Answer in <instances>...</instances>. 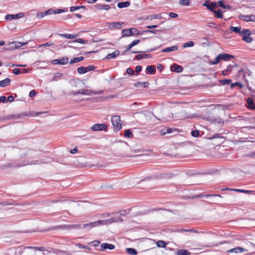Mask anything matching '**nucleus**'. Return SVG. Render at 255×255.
Segmentation results:
<instances>
[{
  "mask_svg": "<svg viewBox=\"0 0 255 255\" xmlns=\"http://www.w3.org/2000/svg\"><path fill=\"white\" fill-rule=\"evenodd\" d=\"M178 47L177 45L172 46L171 47H166L165 48L161 50V52L166 53V52H170L171 51H176L178 50Z\"/></svg>",
  "mask_w": 255,
  "mask_h": 255,
  "instance_id": "21",
  "label": "nucleus"
},
{
  "mask_svg": "<svg viewBox=\"0 0 255 255\" xmlns=\"http://www.w3.org/2000/svg\"><path fill=\"white\" fill-rule=\"evenodd\" d=\"M81 91V95H90L92 94V91L87 89H82Z\"/></svg>",
  "mask_w": 255,
  "mask_h": 255,
  "instance_id": "39",
  "label": "nucleus"
},
{
  "mask_svg": "<svg viewBox=\"0 0 255 255\" xmlns=\"http://www.w3.org/2000/svg\"><path fill=\"white\" fill-rule=\"evenodd\" d=\"M133 134L132 133V132L131 131L130 129H128L125 130L124 136L126 137L130 138L132 137Z\"/></svg>",
  "mask_w": 255,
  "mask_h": 255,
  "instance_id": "41",
  "label": "nucleus"
},
{
  "mask_svg": "<svg viewBox=\"0 0 255 255\" xmlns=\"http://www.w3.org/2000/svg\"><path fill=\"white\" fill-rule=\"evenodd\" d=\"M240 19L245 20L246 21H255V15H241L239 16Z\"/></svg>",
  "mask_w": 255,
  "mask_h": 255,
  "instance_id": "14",
  "label": "nucleus"
},
{
  "mask_svg": "<svg viewBox=\"0 0 255 255\" xmlns=\"http://www.w3.org/2000/svg\"><path fill=\"white\" fill-rule=\"evenodd\" d=\"M126 251L127 253L131 255H136L137 254V251L133 248H127Z\"/></svg>",
  "mask_w": 255,
  "mask_h": 255,
  "instance_id": "33",
  "label": "nucleus"
},
{
  "mask_svg": "<svg viewBox=\"0 0 255 255\" xmlns=\"http://www.w3.org/2000/svg\"><path fill=\"white\" fill-rule=\"evenodd\" d=\"M147 18L150 19H160L162 18V16H161V13H159V14L150 15L147 17Z\"/></svg>",
  "mask_w": 255,
  "mask_h": 255,
  "instance_id": "36",
  "label": "nucleus"
},
{
  "mask_svg": "<svg viewBox=\"0 0 255 255\" xmlns=\"http://www.w3.org/2000/svg\"><path fill=\"white\" fill-rule=\"evenodd\" d=\"M12 72L15 75H18L21 73V71L19 69L15 68L13 70Z\"/></svg>",
  "mask_w": 255,
  "mask_h": 255,
  "instance_id": "64",
  "label": "nucleus"
},
{
  "mask_svg": "<svg viewBox=\"0 0 255 255\" xmlns=\"http://www.w3.org/2000/svg\"><path fill=\"white\" fill-rule=\"evenodd\" d=\"M190 2V0H180L179 3L181 5H189Z\"/></svg>",
  "mask_w": 255,
  "mask_h": 255,
  "instance_id": "51",
  "label": "nucleus"
},
{
  "mask_svg": "<svg viewBox=\"0 0 255 255\" xmlns=\"http://www.w3.org/2000/svg\"><path fill=\"white\" fill-rule=\"evenodd\" d=\"M86 69L87 72L88 71L94 70L95 69V67L94 65H89L87 67H86Z\"/></svg>",
  "mask_w": 255,
  "mask_h": 255,
  "instance_id": "62",
  "label": "nucleus"
},
{
  "mask_svg": "<svg viewBox=\"0 0 255 255\" xmlns=\"http://www.w3.org/2000/svg\"><path fill=\"white\" fill-rule=\"evenodd\" d=\"M102 221H104L103 223V225L106 224L107 223L111 224L112 223L117 222V220L116 218H112L111 219H109L107 220H101Z\"/></svg>",
  "mask_w": 255,
  "mask_h": 255,
  "instance_id": "42",
  "label": "nucleus"
},
{
  "mask_svg": "<svg viewBox=\"0 0 255 255\" xmlns=\"http://www.w3.org/2000/svg\"><path fill=\"white\" fill-rule=\"evenodd\" d=\"M89 244L91 245L92 246L94 247H96L100 245V241H99V240H95L94 241L90 242Z\"/></svg>",
  "mask_w": 255,
  "mask_h": 255,
  "instance_id": "53",
  "label": "nucleus"
},
{
  "mask_svg": "<svg viewBox=\"0 0 255 255\" xmlns=\"http://www.w3.org/2000/svg\"><path fill=\"white\" fill-rule=\"evenodd\" d=\"M238 65L235 64L234 65H229L226 69H225L222 71V74L224 76L229 75L232 72L234 67H238Z\"/></svg>",
  "mask_w": 255,
  "mask_h": 255,
  "instance_id": "12",
  "label": "nucleus"
},
{
  "mask_svg": "<svg viewBox=\"0 0 255 255\" xmlns=\"http://www.w3.org/2000/svg\"><path fill=\"white\" fill-rule=\"evenodd\" d=\"M15 44V48H20V47L25 45L26 44V43H22V42H18V41H14L13 42L11 43V44Z\"/></svg>",
  "mask_w": 255,
  "mask_h": 255,
  "instance_id": "37",
  "label": "nucleus"
},
{
  "mask_svg": "<svg viewBox=\"0 0 255 255\" xmlns=\"http://www.w3.org/2000/svg\"><path fill=\"white\" fill-rule=\"evenodd\" d=\"M244 249L242 247H237L236 248H234L230 250L228 252L230 253H242L244 251Z\"/></svg>",
  "mask_w": 255,
  "mask_h": 255,
  "instance_id": "31",
  "label": "nucleus"
},
{
  "mask_svg": "<svg viewBox=\"0 0 255 255\" xmlns=\"http://www.w3.org/2000/svg\"><path fill=\"white\" fill-rule=\"evenodd\" d=\"M236 86H239L240 88H242L243 85L240 82H236L231 84V87H234Z\"/></svg>",
  "mask_w": 255,
  "mask_h": 255,
  "instance_id": "57",
  "label": "nucleus"
},
{
  "mask_svg": "<svg viewBox=\"0 0 255 255\" xmlns=\"http://www.w3.org/2000/svg\"><path fill=\"white\" fill-rule=\"evenodd\" d=\"M213 12L215 13V16L216 18H221L223 17V13L220 9L216 10L215 9H214V12Z\"/></svg>",
  "mask_w": 255,
  "mask_h": 255,
  "instance_id": "35",
  "label": "nucleus"
},
{
  "mask_svg": "<svg viewBox=\"0 0 255 255\" xmlns=\"http://www.w3.org/2000/svg\"><path fill=\"white\" fill-rule=\"evenodd\" d=\"M115 247L113 244H110L109 243H103L101 245V251H104L106 249H109L110 250H114Z\"/></svg>",
  "mask_w": 255,
  "mask_h": 255,
  "instance_id": "15",
  "label": "nucleus"
},
{
  "mask_svg": "<svg viewBox=\"0 0 255 255\" xmlns=\"http://www.w3.org/2000/svg\"><path fill=\"white\" fill-rule=\"evenodd\" d=\"M10 82L11 80L8 78H6V79L0 81V87H5L9 85Z\"/></svg>",
  "mask_w": 255,
  "mask_h": 255,
  "instance_id": "25",
  "label": "nucleus"
},
{
  "mask_svg": "<svg viewBox=\"0 0 255 255\" xmlns=\"http://www.w3.org/2000/svg\"><path fill=\"white\" fill-rule=\"evenodd\" d=\"M142 70V67L140 65H137L135 67V72L136 73V75H137Z\"/></svg>",
  "mask_w": 255,
  "mask_h": 255,
  "instance_id": "60",
  "label": "nucleus"
},
{
  "mask_svg": "<svg viewBox=\"0 0 255 255\" xmlns=\"http://www.w3.org/2000/svg\"><path fill=\"white\" fill-rule=\"evenodd\" d=\"M194 43L192 41H188L185 43H184L183 44V47L184 48H186V47H192L193 46H194Z\"/></svg>",
  "mask_w": 255,
  "mask_h": 255,
  "instance_id": "54",
  "label": "nucleus"
},
{
  "mask_svg": "<svg viewBox=\"0 0 255 255\" xmlns=\"http://www.w3.org/2000/svg\"><path fill=\"white\" fill-rule=\"evenodd\" d=\"M29 249H34L39 251H46L45 248L44 247H28Z\"/></svg>",
  "mask_w": 255,
  "mask_h": 255,
  "instance_id": "52",
  "label": "nucleus"
},
{
  "mask_svg": "<svg viewBox=\"0 0 255 255\" xmlns=\"http://www.w3.org/2000/svg\"><path fill=\"white\" fill-rule=\"evenodd\" d=\"M170 69L173 72L180 73L183 71V68L181 65L174 64L171 66Z\"/></svg>",
  "mask_w": 255,
  "mask_h": 255,
  "instance_id": "16",
  "label": "nucleus"
},
{
  "mask_svg": "<svg viewBox=\"0 0 255 255\" xmlns=\"http://www.w3.org/2000/svg\"><path fill=\"white\" fill-rule=\"evenodd\" d=\"M247 107L251 110H255V103L252 98H248L247 100Z\"/></svg>",
  "mask_w": 255,
  "mask_h": 255,
  "instance_id": "19",
  "label": "nucleus"
},
{
  "mask_svg": "<svg viewBox=\"0 0 255 255\" xmlns=\"http://www.w3.org/2000/svg\"><path fill=\"white\" fill-rule=\"evenodd\" d=\"M111 121L114 128L117 129L118 130H120L122 128V123L121 121V117L120 116H113L111 118Z\"/></svg>",
  "mask_w": 255,
  "mask_h": 255,
  "instance_id": "1",
  "label": "nucleus"
},
{
  "mask_svg": "<svg viewBox=\"0 0 255 255\" xmlns=\"http://www.w3.org/2000/svg\"><path fill=\"white\" fill-rule=\"evenodd\" d=\"M73 42H78L81 44H86L88 42L87 40H85L82 38H78L72 41Z\"/></svg>",
  "mask_w": 255,
  "mask_h": 255,
  "instance_id": "48",
  "label": "nucleus"
},
{
  "mask_svg": "<svg viewBox=\"0 0 255 255\" xmlns=\"http://www.w3.org/2000/svg\"><path fill=\"white\" fill-rule=\"evenodd\" d=\"M108 126L105 124H96L91 127V129L93 131H102L106 130Z\"/></svg>",
  "mask_w": 255,
  "mask_h": 255,
  "instance_id": "5",
  "label": "nucleus"
},
{
  "mask_svg": "<svg viewBox=\"0 0 255 255\" xmlns=\"http://www.w3.org/2000/svg\"><path fill=\"white\" fill-rule=\"evenodd\" d=\"M120 52L119 50H117L112 53L108 54L106 58L108 59H111L112 58H116L117 56L120 55Z\"/></svg>",
  "mask_w": 255,
  "mask_h": 255,
  "instance_id": "22",
  "label": "nucleus"
},
{
  "mask_svg": "<svg viewBox=\"0 0 255 255\" xmlns=\"http://www.w3.org/2000/svg\"><path fill=\"white\" fill-rule=\"evenodd\" d=\"M210 120L212 122H213L214 123H218V124H219L222 125H223L224 123L223 120L219 117L215 118V117H212L210 118Z\"/></svg>",
  "mask_w": 255,
  "mask_h": 255,
  "instance_id": "23",
  "label": "nucleus"
},
{
  "mask_svg": "<svg viewBox=\"0 0 255 255\" xmlns=\"http://www.w3.org/2000/svg\"><path fill=\"white\" fill-rule=\"evenodd\" d=\"M158 31H162L161 29H153V30H145L146 33H152L154 34H156Z\"/></svg>",
  "mask_w": 255,
  "mask_h": 255,
  "instance_id": "58",
  "label": "nucleus"
},
{
  "mask_svg": "<svg viewBox=\"0 0 255 255\" xmlns=\"http://www.w3.org/2000/svg\"><path fill=\"white\" fill-rule=\"evenodd\" d=\"M218 5L219 6L225 8L230 9L232 8V6L229 4H225L223 0H219L218 2Z\"/></svg>",
  "mask_w": 255,
  "mask_h": 255,
  "instance_id": "27",
  "label": "nucleus"
},
{
  "mask_svg": "<svg viewBox=\"0 0 255 255\" xmlns=\"http://www.w3.org/2000/svg\"><path fill=\"white\" fill-rule=\"evenodd\" d=\"M24 14L22 12H20L16 14H6L5 18L6 20H11L13 19H19L24 16Z\"/></svg>",
  "mask_w": 255,
  "mask_h": 255,
  "instance_id": "11",
  "label": "nucleus"
},
{
  "mask_svg": "<svg viewBox=\"0 0 255 255\" xmlns=\"http://www.w3.org/2000/svg\"><path fill=\"white\" fill-rule=\"evenodd\" d=\"M68 60H69L68 57H62L61 59L53 60L52 61L51 63L53 65L59 64V65H63L66 64L68 63Z\"/></svg>",
  "mask_w": 255,
  "mask_h": 255,
  "instance_id": "8",
  "label": "nucleus"
},
{
  "mask_svg": "<svg viewBox=\"0 0 255 255\" xmlns=\"http://www.w3.org/2000/svg\"><path fill=\"white\" fill-rule=\"evenodd\" d=\"M122 37H129L132 35L137 34V29L135 28L123 29L122 31Z\"/></svg>",
  "mask_w": 255,
  "mask_h": 255,
  "instance_id": "3",
  "label": "nucleus"
},
{
  "mask_svg": "<svg viewBox=\"0 0 255 255\" xmlns=\"http://www.w3.org/2000/svg\"><path fill=\"white\" fill-rule=\"evenodd\" d=\"M220 58L219 56V55L216 57V58L215 59V60L214 61H209V64L210 65H216L218 63H219V62L220 61Z\"/></svg>",
  "mask_w": 255,
  "mask_h": 255,
  "instance_id": "46",
  "label": "nucleus"
},
{
  "mask_svg": "<svg viewBox=\"0 0 255 255\" xmlns=\"http://www.w3.org/2000/svg\"><path fill=\"white\" fill-rule=\"evenodd\" d=\"M191 253L185 249L178 250L176 253V255H190Z\"/></svg>",
  "mask_w": 255,
  "mask_h": 255,
  "instance_id": "28",
  "label": "nucleus"
},
{
  "mask_svg": "<svg viewBox=\"0 0 255 255\" xmlns=\"http://www.w3.org/2000/svg\"><path fill=\"white\" fill-rule=\"evenodd\" d=\"M140 42L139 39H136L132 41L126 47V51H129L130 49L135 45L138 44Z\"/></svg>",
  "mask_w": 255,
  "mask_h": 255,
  "instance_id": "26",
  "label": "nucleus"
},
{
  "mask_svg": "<svg viewBox=\"0 0 255 255\" xmlns=\"http://www.w3.org/2000/svg\"><path fill=\"white\" fill-rule=\"evenodd\" d=\"M166 244L163 241H158L156 243V245L159 248H165Z\"/></svg>",
  "mask_w": 255,
  "mask_h": 255,
  "instance_id": "45",
  "label": "nucleus"
},
{
  "mask_svg": "<svg viewBox=\"0 0 255 255\" xmlns=\"http://www.w3.org/2000/svg\"><path fill=\"white\" fill-rule=\"evenodd\" d=\"M104 221H102L101 220H98L94 222H90L86 224L83 225V228H88V230L90 229L95 227L96 226L102 225Z\"/></svg>",
  "mask_w": 255,
  "mask_h": 255,
  "instance_id": "6",
  "label": "nucleus"
},
{
  "mask_svg": "<svg viewBox=\"0 0 255 255\" xmlns=\"http://www.w3.org/2000/svg\"><path fill=\"white\" fill-rule=\"evenodd\" d=\"M83 227H82L81 224H71V225H60L59 226L55 227L54 229H79L82 228Z\"/></svg>",
  "mask_w": 255,
  "mask_h": 255,
  "instance_id": "4",
  "label": "nucleus"
},
{
  "mask_svg": "<svg viewBox=\"0 0 255 255\" xmlns=\"http://www.w3.org/2000/svg\"><path fill=\"white\" fill-rule=\"evenodd\" d=\"M53 9L52 8H50L48 10H47L45 11L44 12V14H45V15H50V14H52V13H53Z\"/></svg>",
  "mask_w": 255,
  "mask_h": 255,
  "instance_id": "61",
  "label": "nucleus"
},
{
  "mask_svg": "<svg viewBox=\"0 0 255 255\" xmlns=\"http://www.w3.org/2000/svg\"><path fill=\"white\" fill-rule=\"evenodd\" d=\"M25 115L23 114L12 115L10 116L9 118H12V119H20L22 117H23Z\"/></svg>",
  "mask_w": 255,
  "mask_h": 255,
  "instance_id": "50",
  "label": "nucleus"
},
{
  "mask_svg": "<svg viewBox=\"0 0 255 255\" xmlns=\"http://www.w3.org/2000/svg\"><path fill=\"white\" fill-rule=\"evenodd\" d=\"M220 83L222 85H226L232 82L231 79H222L219 81Z\"/></svg>",
  "mask_w": 255,
  "mask_h": 255,
  "instance_id": "40",
  "label": "nucleus"
},
{
  "mask_svg": "<svg viewBox=\"0 0 255 255\" xmlns=\"http://www.w3.org/2000/svg\"><path fill=\"white\" fill-rule=\"evenodd\" d=\"M204 196H205V197H210V196H219V197H221L219 194H212V195L206 194V195H203L202 194H200L196 195V196H195L194 198H201V197H204Z\"/></svg>",
  "mask_w": 255,
  "mask_h": 255,
  "instance_id": "38",
  "label": "nucleus"
},
{
  "mask_svg": "<svg viewBox=\"0 0 255 255\" xmlns=\"http://www.w3.org/2000/svg\"><path fill=\"white\" fill-rule=\"evenodd\" d=\"M84 57L82 56L77 57V58H74L72 59H71L69 63H70V64H73L75 63L82 61L84 60Z\"/></svg>",
  "mask_w": 255,
  "mask_h": 255,
  "instance_id": "32",
  "label": "nucleus"
},
{
  "mask_svg": "<svg viewBox=\"0 0 255 255\" xmlns=\"http://www.w3.org/2000/svg\"><path fill=\"white\" fill-rule=\"evenodd\" d=\"M191 134L192 136L195 137H199L200 136L199 130L196 129L193 130L191 132Z\"/></svg>",
  "mask_w": 255,
  "mask_h": 255,
  "instance_id": "49",
  "label": "nucleus"
},
{
  "mask_svg": "<svg viewBox=\"0 0 255 255\" xmlns=\"http://www.w3.org/2000/svg\"><path fill=\"white\" fill-rule=\"evenodd\" d=\"M37 93L35 90H31L29 93V96L31 98H33L36 96Z\"/></svg>",
  "mask_w": 255,
  "mask_h": 255,
  "instance_id": "63",
  "label": "nucleus"
},
{
  "mask_svg": "<svg viewBox=\"0 0 255 255\" xmlns=\"http://www.w3.org/2000/svg\"><path fill=\"white\" fill-rule=\"evenodd\" d=\"M62 76V74L61 73H55L53 77V80L57 81L59 78L61 77Z\"/></svg>",
  "mask_w": 255,
  "mask_h": 255,
  "instance_id": "56",
  "label": "nucleus"
},
{
  "mask_svg": "<svg viewBox=\"0 0 255 255\" xmlns=\"http://www.w3.org/2000/svg\"><path fill=\"white\" fill-rule=\"evenodd\" d=\"M203 5L206 6L207 8L210 10L212 12H214V9L217 7L218 5L216 2H210L209 1H206Z\"/></svg>",
  "mask_w": 255,
  "mask_h": 255,
  "instance_id": "7",
  "label": "nucleus"
},
{
  "mask_svg": "<svg viewBox=\"0 0 255 255\" xmlns=\"http://www.w3.org/2000/svg\"><path fill=\"white\" fill-rule=\"evenodd\" d=\"M139 85H140V86L142 85V86H143V87L146 88L148 86L149 83L148 82H137L134 84V86L136 87H138Z\"/></svg>",
  "mask_w": 255,
  "mask_h": 255,
  "instance_id": "34",
  "label": "nucleus"
},
{
  "mask_svg": "<svg viewBox=\"0 0 255 255\" xmlns=\"http://www.w3.org/2000/svg\"><path fill=\"white\" fill-rule=\"evenodd\" d=\"M177 129L176 128H164L161 130V134L162 135H165L166 133H170L173 132L174 131H177Z\"/></svg>",
  "mask_w": 255,
  "mask_h": 255,
  "instance_id": "20",
  "label": "nucleus"
},
{
  "mask_svg": "<svg viewBox=\"0 0 255 255\" xmlns=\"http://www.w3.org/2000/svg\"><path fill=\"white\" fill-rule=\"evenodd\" d=\"M233 190L238 192L248 193V194L252 193L254 192L253 191H251V190H247L239 189H233Z\"/></svg>",
  "mask_w": 255,
  "mask_h": 255,
  "instance_id": "44",
  "label": "nucleus"
},
{
  "mask_svg": "<svg viewBox=\"0 0 255 255\" xmlns=\"http://www.w3.org/2000/svg\"><path fill=\"white\" fill-rule=\"evenodd\" d=\"M95 7L98 10H108L110 9L111 7L109 4H102L101 3H97L94 5Z\"/></svg>",
  "mask_w": 255,
  "mask_h": 255,
  "instance_id": "17",
  "label": "nucleus"
},
{
  "mask_svg": "<svg viewBox=\"0 0 255 255\" xmlns=\"http://www.w3.org/2000/svg\"><path fill=\"white\" fill-rule=\"evenodd\" d=\"M68 10V8H65L64 9H57L56 10H53V13L54 14H59L61 12H64L67 11Z\"/></svg>",
  "mask_w": 255,
  "mask_h": 255,
  "instance_id": "47",
  "label": "nucleus"
},
{
  "mask_svg": "<svg viewBox=\"0 0 255 255\" xmlns=\"http://www.w3.org/2000/svg\"><path fill=\"white\" fill-rule=\"evenodd\" d=\"M251 32L249 29H243L241 35H242V39L245 42L250 43L253 41V38L250 36Z\"/></svg>",
  "mask_w": 255,
  "mask_h": 255,
  "instance_id": "2",
  "label": "nucleus"
},
{
  "mask_svg": "<svg viewBox=\"0 0 255 255\" xmlns=\"http://www.w3.org/2000/svg\"><path fill=\"white\" fill-rule=\"evenodd\" d=\"M130 4V2L129 1H122L118 3V7L120 8H125V7H128Z\"/></svg>",
  "mask_w": 255,
  "mask_h": 255,
  "instance_id": "24",
  "label": "nucleus"
},
{
  "mask_svg": "<svg viewBox=\"0 0 255 255\" xmlns=\"http://www.w3.org/2000/svg\"><path fill=\"white\" fill-rule=\"evenodd\" d=\"M230 29L231 31H233L234 32H235L236 33H239L240 35H241V33H242L241 27L231 26L230 27Z\"/></svg>",
  "mask_w": 255,
  "mask_h": 255,
  "instance_id": "29",
  "label": "nucleus"
},
{
  "mask_svg": "<svg viewBox=\"0 0 255 255\" xmlns=\"http://www.w3.org/2000/svg\"><path fill=\"white\" fill-rule=\"evenodd\" d=\"M219 56L220 58V60H223L225 61H229L231 59H234L235 58L234 55L228 53L220 54H219Z\"/></svg>",
  "mask_w": 255,
  "mask_h": 255,
  "instance_id": "13",
  "label": "nucleus"
},
{
  "mask_svg": "<svg viewBox=\"0 0 255 255\" xmlns=\"http://www.w3.org/2000/svg\"><path fill=\"white\" fill-rule=\"evenodd\" d=\"M54 45V43L52 42H48L44 44H42L39 45V47H46L47 46H52Z\"/></svg>",
  "mask_w": 255,
  "mask_h": 255,
  "instance_id": "55",
  "label": "nucleus"
},
{
  "mask_svg": "<svg viewBox=\"0 0 255 255\" xmlns=\"http://www.w3.org/2000/svg\"><path fill=\"white\" fill-rule=\"evenodd\" d=\"M124 22H108L107 24L110 29H120L124 24Z\"/></svg>",
  "mask_w": 255,
  "mask_h": 255,
  "instance_id": "9",
  "label": "nucleus"
},
{
  "mask_svg": "<svg viewBox=\"0 0 255 255\" xmlns=\"http://www.w3.org/2000/svg\"><path fill=\"white\" fill-rule=\"evenodd\" d=\"M77 71L79 74H83L87 72V70L86 69V67H83V66H81V67H79L77 69Z\"/></svg>",
  "mask_w": 255,
  "mask_h": 255,
  "instance_id": "43",
  "label": "nucleus"
},
{
  "mask_svg": "<svg viewBox=\"0 0 255 255\" xmlns=\"http://www.w3.org/2000/svg\"><path fill=\"white\" fill-rule=\"evenodd\" d=\"M58 35L64 38H68V39H72L77 37L76 34H62V33H59Z\"/></svg>",
  "mask_w": 255,
  "mask_h": 255,
  "instance_id": "30",
  "label": "nucleus"
},
{
  "mask_svg": "<svg viewBox=\"0 0 255 255\" xmlns=\"http://www.w3.org/2000/svg\"><path fill=\"white\" fill-rule=\"evenodd\" d=\"M126 72L129 75H134L135 74L134 71L131 68H128L127 69Z\"/></svg>",
  "mask_w": 255,
  "mask_h": 255,
  "instance_id": "59",
  "label": "nucleus"
},
{
  "mask_svg": "<svg viewBox=\"0 0 255 255\" xmlns=\"http://www.w3.org/2000/svg\"><path fill=\"white\" fill-rule=\"evenodd\" d=\"M155 72L156 69L155 65H148L146 68L145 72L147 74L153 75L155 74Z\"/></svg>",
  "mask_w": 255,
  "mask_h": 255,
  "instance_id": "18",
  "label": "nucleus"
},
{
  "mask_svg": "<svg viewBox=\"0 0 255 255\" xmlns=\"http://www.w3.org/2000/svg\"><path fill=\"white\" fill-rule=\"evenodd\" d=\"M28 163H9L3 165L2 166L4 168H18L22 166H25Z\"/></svg>",
  "mask_w": 255,
  "mask_h": 255,
  "instance_id": "10",
  "label": "nucleus"
}]
</instances>
